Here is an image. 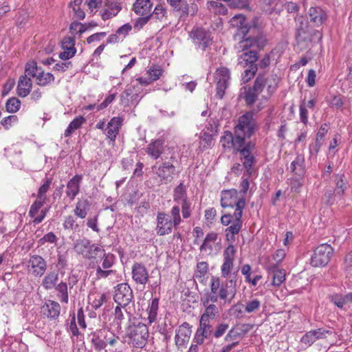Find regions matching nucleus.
Wrapping results in <instances>:
<instances>
[{"mask_svg": "<svg viewBox=\"0 0 352 352\" xmlns=\"http://www.w3.org/2000/svg\"><path fill=\"white\" fill-rule=\"evenodd\" d=\"M268 269L272 276V285L276 287L280 286L285 280V271L276 269L274 265H270Z\"/></svg>", "mask_w": 352, "mask_h": 352, "instance_id": "37", "label": "nucleus"}, {"mask_svg": "<svg viewBox=\"0 0 352 352\" xmlns=\"http://www.w3.org/2000/svg\"><path fill=\"white\" fill-rule=\"evenodd\" d=\"M54 76L50 72H44L42 69L36 76V82L39 86H47L54 81Z\"/></svg>", "mask_w": 352, "mask_h": 352, "instance_id": "45", "label": "nucleus"}, {"mask_svg": "<svg viewBox=\"0 0 352 352\" xmlns=\"http://www.w3.org/2000/svg\"><path fill=\"white\" fill-rule=\"evenodd\" d=\"M28 273L34 277H41L47 270V263L39 255L30 256L26 263Z\"/></svg>", "mask_w": 352, "mask_h": 352, "instance_id": "18", "label": "nucleus"}, {"mask_svg": "<svg viewBox=\"0 0 352 352\" xmlns=\"http://www.w3.org/2000/svg\"><path fill=\"white\" fill-rule=\"evenodd\" d=\"M88 339L95 351L107 352V346H115L118 342L119 337L107 329H101L91 333Z\"/></svg>", "mask_w": 352, "mask_h": 352, "instance_id": "2", "label": "nucleus"}, {"mask_svg": "<svg viewBox=\"0 0 352 352\" xmlns=\"http://www.w3.org/2000/svg\"><path fill=\"white\" fill-rule=\"evenodd\" d=\"M91 296V297L89 298V299L91 300V305L95 309H98L100 307H101L102 305L107 300V296L104 293H103V294L97 293V294H92Z\"/></svg>", "mask_w": 352, "mask_h": 352, "instance_id": "48", "label": "nucleus"}, {"mask_svg": "<svg viewBox=\"0 0 352 352\" xmlns=\"http://www.w3.org/2000/svg\"><path fill=\"white\" fill-rule=\"evenodd\" d=\"M236 207L234 214L232 215L234 218V221H242L241 217L243 215V210L245 206V201L243 197H241V201H239L237 204L234 205Z\"/></svg>", "mask_w": 352, "mask_h": 352, "instance_id": "56", "label": "nucleus"}, {"mask_svg": "<svg viewBox=\"0 0 352 352\" xmlns=\"http://www.w3.org/2000/svg\"><path fill=\"white\" fill-rule=\"evenodd\" d=\"M222 283L219 277L212 276L210 281V292L214 294H218L219 290L221 287Z\"/></svg>", "mask_w": 352, "mask_h": 352, "instance_id": "62", "label": "nucleus"}, {"mask_svg": "<svg viewBox=\"0 0 352 352\" xmlns=\"http://www.w3.org/2000/svg\"><path fill=\"white\" fill-rule=\"evenodd\" d=\"M41 70H42V68L38 67L37 66L36 63H35V62L28 63L25 65L24 76H26L27 77L29 76H31L36 79V76L38 75V74H39V72H41Z\"/></svg>", "mask_w": 352, "mask_h": 352, "instance_id": "51", "label": "nucleus"}, {"mask_svg": "<svg viewBox=\"0 0 352 352\" xmlns=\"http://www.w3.org/2000/svg\"><path fill=\"white\" fill-rule=\"evenodd\" d=\"M131 274L132 279L138 285H145L149 280L148 272L145 265L141 263H133L131 267Z\"/></svg>", "mask_w": 352, "mask_h": 352, "instance_id": "22", "label": "nucleus"}, {"mask_svg": "<svg viewBox=\"0 0 352 352\" xmlns=\"http://www.w3.org/2000/svg\"><path fill=\"white\" fill-rule=\"evenodd\" d=\"M229 328L228 323L222 322L217 325L213 331V336L215 338H219L223 336Z\"/></svg>", "mask_w": 352, "mask_h": 352, "instance_id": "63", "label": "nucleus"}, {"mask_svg": "<svg viewBox=\"0 0 352 352\" xmlns=\"http://www.w3.org/2000/svg\"><path fill=\"white\" fill-rule=\"evenodd\" d=\"M255 150V144L252 142H248L245 147L239 153L240 160L243 163V166L245 169V173L248 176H251L253 173V166L256 162L253 152Z\"/></svg>", "mask_w": 352, "mask_h": 352, "instance_id": "14", "label": "nucleus"}, {"mask_svg": "<svg viewBox=\"0 0 352 352\" xmlns=\"http://www.w3.org/2000/svg\"><path fill=\"white\" fill-rule=\"evenodd\" d=\"M236 252L234 246L232 244L229 245L223 251V260L234 261Z\"/></svg>", "mask_w": 352, "mask_h": 352, "instance_id": "64", "label": "nucleus"}, {"mask_svg": "<svg viewBox=\"0 0 352 352\" xmlns=\"http://www.w3.org/2000/svg\"><path fill=\"white\" fill-rule=\"evenodd\" d=\"M32 82L30 78L21 76L19 78L17 85V94L21 98L26 97L30 92Z\"/></svg>", "mask_w": 352, "mask_h": 352, "instance_id": "32", "label": "nucleus"}, {"mask_svg": "<svg viewBox=\"0 0 352 352\" xmlns=\"http://www.w3.org/2000/svg\"><path fill=\"white\" fill-rule=\"evenodd\" d=\"M63 226L65 230L78 232L80 230V225L78 224L76 218L71 214L64 217Z\"/></svg>", "mask_w": 352, "mask_h": 352, "instance_id": "44", "label": "nucleus"}, {"mask_svg": "<svg viewBox=\"0 0 352 352\" xmlns=\"http://www.w3.org/2000/svg\"><path fill=\"white\" fill-rule=\"evenodd\" d=\"M248 138L245 133L234 129L233 141H234V150L239 152L241 151L245 146V140Z\"/></svg>", "mask_w": 352, "mask_h": 352, "instance_id": "40", "label": "nucleus"}, {"mask_svg": "<svg viewBox=\"0 0 352 352\" xmlns=\"http://www.w3.org/2000/svg\"><path fill=\"white\" fill-rule=\"evenodd\" d=\"M235 129L243 132L250 138L257 129V122L252 112H246L239 117Z\"/></svg>", "mask_w": 352, "mask_h": 352, "instance_id": "16", "label": "nucleus"}, {"mask_svg": "<svg viewBox=\"0 0 352 352\" xmlns=\"http://www.w3.org/2000/svg\"><path fill=\"white\" fill-rule=\"evenodd\" d=\"M208 271V265L206 262H199L197 265V270L195 271V276L199 281L202 282L203 278L206 275Z\"/></svg>", "mask_w": 352, "mask_h": 352, "instance_id": "52", "label": "nucleus"}, {"mask_svg": "<svg viewBox=\"0 0 352 352\" xmlns=\"http://www.w3.org/2000/svg\"><path fill=\"white\" fill-rule=\"evenodd\" d=\"M190 36L197 48L201 51L208 50L212 45L211 33L202 28L192 30Z\"/></svg>", "mask_w": 352, "mask_h": 352, "instance_id": "11", "label": "nucleus"}, {"mask_svg": "<svg viewBox=\"0 0 352 352\" xmlns=\"http://www.w3.org/2000/svg\"><path fill=\"white\" fill-rule=\"evenodd\" d=\"M133 298V291L127 283H120L115 287L113 300L118 305L125 308Z\"/></svg>", "mask_w": 352, "mask_h": 352, "instance_id": "15", "label": "nucleus"}, {"mask_svg": "<svg viewBox=\"0 0 352 352\" xmlns=\"http://www.w3.org/2000/svg\"><path fill=\"white\" fill-rule=\"evenodd\" d=\"M74 250L86 259L96 258L98 254L104 252L100 248L87 239L77 240L74 244Z\"/></svg>", "mask_w": 352, "mask_h": 352, "instance_id": "9", "label": "nucleus"}, {"mask_svg": "<svg viewBox=\"0 0 352 352\" xmlns=\"http://www.w3.org/2000/svg\"><path fill=\"white\" fill-rule=\"evenodd\" d=\"M242 224V221L234 220L232 224L225 230L226 239L228 241L234 242L235 241V235L241 230Z\"/></svg>", "mask_w": 352, "mask_h": 352, "instance_id": "41", "label": "nucleus"}, {"mask_svg": "<svg viewBox=\"0 0 352 352\" xmlns=\"http://www.w3.org/2000/svg\"><path fill=\"white\" fill-rule=\"evenodd\" d=\"M62 49L63 52L59 54V58L67 60L72 58L76 53L75 48V39L70 36H65L62 40Z\"/></svg>", "mask_w": 352, "mask_h": 352, "instance_id": "24", "label": "nucleus"}, {"mask_svg": "<svg viewBox=\"0 0 352 352\" xmlns=\"http://www.w3.org/2000/svg\"><path fill=\"white\" fill-rule=\"evenodd\" d=\"M162 73L163 70L159 65H153L147 71L148 77L152 82L158 80Z\"/></svg>", "mask_w": 352, "mask_h": 352, "instance_id": "55", "label": "nucleus"}, {"mask_svg": "<svg viewBox=\"0 0 352 352\" xmlns=\"http://www.w3.org/2000/svg\"><path fill=\"white\" fill-rule=\"evenodd\" d=\"M166 146L162 140H155L151 141L146 148V153L153 160H157L165 153Z\"/></svg>", "mask_w": 352, "mask_h": 352, "instance_id": "23", "label": "nucleus"}, {"mask_svg": "<svg viewBox=\"0 0 352 352\" xmlns=\"http://www.w3.org/2000/svg\"><path fill=\"white\" fill-rule=\"evenodd\" d=\"M316 340L313 330L307 332L300 339L302 344H305L307 346H311Z\"/></svg>", "mask_w": 352, "mask_h": 352, "instance_id": "61", "label": "nucleus"}, {"mask_svg": "<svg viewBox=\"0 0 352 352\" xmlns=\"http://www.w3.org/2000/svg\"><path fill=\"white\" fill-rule=\"evenodd\" d=\"M82 177L80 175H76L69 180L66 186L65 193L70 200H74L80 191V184Z\"/></svg>", "mask_w": 352, "mask_h": 352, "instance_id": "28", "label": "nucleus"}, {"mask_svg": "<svg viewBox=\"0 0 352 352\" xmlns=\"http://www.w3.org/2000/svg\"><path fill=\"white\" fill-rule=\"evenodd\" d=\"M41 311L48 318L55 319L60 315V306L58 302L48 300H46L44 305L41 307Z\"/></svg>", "mask_w": 352, "mask_h": 352, "instance_id": "29", "label": "nucleus"}, {"mask_svg": "<svg viewBox=\"0 0 352 352\" xmlns=\"http://www.w3.org/2000/svg\"><path fill=\"white\" fill-rule=\"evenodd\" d=\"M295 20L296 22V38L298 43L315 39L321 41L322 36L318 30H314L312 34L309 32V23L302 16H296Z\"/></svg>", "mask_w": 352, "mask_h": 352, "instance_id": "5", "label": "nucleus"}, {"mask_svg": "<svg viewBox=\"0 0 352 352\" xmlns=\"http://www.w3.org/2000/svg\"><path fill=\"white\" fill-rule=\"evenodd\" d=\"M258 60L257 52L255 50H251L248 52H243L239 57V65L245 67H248L245 71V75L243 77L244 82H248L254 76L257 70L258 66L256 62Z\"/></svg>", "mask_w": 352, "mask_h": 352, "instance_id": "6", "label": "nucleus"}, {"mask_svg": "<svg viewBox=\"0 0 352 352\" xmlns=\"http://www.w3.org/2000/svg\"><path fill=\"white\" fill-rule=\"evenodd\" d=\"M102 252V256L96 267L95 276L97 280L105 279L116 274V271L111 269L116 263L115 256L110 253H105L104 251Z\"/></svg>", "mask_w": 352, "mask_h": 352, "instance_id": "7", "label": "nucleus"}, {"mask_svg": "<svg viewBox=\"0 0 352 352\" xmlns=\"http://www.w3.org/2000/svg\"><path fill=\"white\" fill-rule=\"evenodd\" d=\"M21 107V101L16 98H10L6 103V111L9 113H15Z\"/></svg>", "mask_w": 352, "mask_h": 352, "instance_id": "54", "label": "nucleus"}, {"mask_svg": "<svg viewBox=\"0 0 352 352\" xmlns=\"http://www.w3.org/2000/svg\"><path fill=\"white\" fill-rule=\"evenodd\" d=\"M124 312L129 314L125 308L118 305L114 310V320L113 322L117 325V329H121V324L124 320Z\"/></svg>", "mask_w": 352, "mask_h": 352, "instance_id": "49", "label": "nucleus"}, {"mask_svg": "<svg viewBox=\"0 0 352 352\" xmlns=\"http://www.w3.org/2000/svg\"><path fill=\"white\" fill-rule=\"evenodd\" d=\"M249 30L246 25L241 26L240 28V32L243 34V38L238 43L236 48L241 51H245L250 47H254L261 48L265 45V40L261 36H247Z\"/></svg>", "mask_w": 352, "mask_h": 352, "instance_id": "19", "label": "nucleus"}, {"mask_svg": "<svg viewBox=\"0 0 352 352\" xmlns=\"http://www.w3.org/2000/svg\"><path fill=\"white\" fill-rule=\"evenodd\" d=\"M291 170L302 179L305 173V158L302 155H298L291 164Z\"/></svg>", "mask_w": 352, "mask_h": 352, "instance_id": "35", "label": "nucleus"}, {"mask_svg": "<svg viewBox=\"0 0 352 352\" xmlns=\"http://www.w3.org/2000/svg\"><path fill=\"white\" fill-rule=\"evenodd\" d=\"M179 205L173 206L170 214L164 212H159L156 217L155 231L157 236H162L172 233L173 228L177 230L182 223Z\"/></svg>", "mask_w": 352, "mask_h": 352, "instance_id": "1", "label": "nucleus"}, {"mask_svg": "<svg viewBox=\"0 0 352 352\" xmlns=\"http://www.w3.org/2000/svg\"><path fill=\"white\" fill-rule=\"evenodd\" d=\"M175 160V156L171 155L168 160L156 162L152 166V173L162 184H166L171 182L177 175L178 172L173 164Z\"/></svg>", "mask_w": 352, "mask_h": 352, "instance_id": "3", "label": "nucleus"}, {"mask_svg": "<svg viewBox=\"0 0 352 352\" xmlns=\"http://www.w3.org/2000/svg\"><path fill=\"white\" fill-rule=\"evenodd\" d=\"M91 205V201L87 199H78L74 210V214L80 219H85L90 210Z\"/></svg>", "mask_w": 352, "mask_h": 352, "instance_id": "31", "label": "nucleus"}, {"mask_svg": "<svg viewBox=\"0 0 352 352\" xmlns=\"http://www.w3.org/2000/svg\"><path fill=\"white\" fill-rule=\"evenodd\" d=\"M239 201H241V197H238L236 190L230 189L221 192V206L223 208H233Z\"/></svg>", "mask_w": 352, "mask_h": 352, "instance_id": "26", "label": "nucleus"}, {"mask_svg": "<svg viewBox=\"0 0 352 352\" xmlns=\"http://www.w3.org/2000/svg\"><path fill=\"white\" fill-rule=\"evenodd\" d=\"M59 283V274L56 271L47 272L42 280L41 285L45 290H52Z\"/></svg>", "mask_w": 352, "mask_h": 352, "instance_id": "33", "label": "nucleus"}, {"mask_svg": "<svg viewBox=\"0 0 352 352\" xmlns=\"http://www.w3.org/2000/svg\"><path fill=\"white\" fill-rule=\"evenodd\" d=\"M333 248L327 243H322L316 248L310 259V264L314 267H322L330 261Z\"/></svg>", "mask_w": 352, "mask_h": 352, "instance_id": "8", "label": "nucleus"}, {"mask_svg": "<svg viewBox=\"0 0 352 352\" xmlns=\"http://www.w3.org/2000/svg\"><path fill=\"white\" fill-rule=\"evenodd\" d=\"M191 333V327L188 322H184L176 329L175 343L178 349H182L186 346V344L189 342Z\"/></svg>", "mask_w": 352, "mask_h": 352, "instance_id": "21", "label": "nucleus"}, {"mask_svg": "<svg viewBox=\"0 0 352 352\" xmlns=\"http://www.w3.org/2000/svg\"><path fill=\"white\" fill-rule=\"evenodd\" d=\"M123 119L120 117H113L108 122L104 129V133L111 141L114 142L122 124Z\"/></svg>", "mask_w": 352, "mask_h": 352, "instance_id": "25", "label": "nucleus"}, {"mask_svg": "<svg viewBox=\"0 0 352 352\" xmlns=\"http://www.w3.org/2000/svg\"><path fill=\"white\" fill-rule=\"evenodd\" d=\"M78 283L77 276L72 274L68 276L64 280H61L54 289L57 293V297L62 303L67 304L69 301V289Z\"/></svg>", "mask_w": 352, "mask_h": 352, "instance_id": "17", "label": "nucleus"}, {"mask_svg": "<svg viewBox=\"0 0 352 352\" xmlns=\"http://www.w3.org/2000/svg\"><path fill=\"white\" fill-rule=\"evenodd\" d=\"M233 267L234 261L223 260V263L221 267V276L229 279V276L232 274L231 271Z\"/></svg>", "mask_w": 352, "mask_h": 352, "instance_id": "58", "label": "nucleus"}, {"mask_svg": "<svg viewBox=\"0 0 352 352\" xmlns=\"http://www.w3.org/2000/svg\"><path fill=\"white\" fill-rule=\"evenodd\" d=\"M175 11L180 12L184 15H188L189 6L186 1L182 0H166Z\"/></svg>", "mask_w": 352, "mask_h": 352, "instance_id": "43", "label": "nucleus"}, {"mask_svg": "<svg viewBox=\"0 0 352 352\" xmlns=\"http://www.w3.org/2000/svg\"><path fill=\"white\" fill-rule=\"evenodd\" d=\"M330 300L338 308L343 309L346 305L352 302V292L345 295L342 294H334L329 296Z\"/></svg>", "mask_w": 352, "mask_h": 352, "instance_id": "34", "label": "nucleus"}, {"mask_svg": "<svg viewBox=\"0 0 352 352\" xmlns=\"http://www.w3.org/2000/svg\"><path fill=\"white\" fill-rule=\"evenodd\" d=\"M233 140V133L230 131H226L224 135L221 138V142H222L223 147L229 149H234Z\"/></svg>", "mask_w": 352, "mask_h": 352, "instance_id": "60", "label": "nucleus"}, {"mask_svg": "<svg viewBox=\"0 0 352 352\" xmlns=\"http://www.w3.org/2000/svg\"><path fill=\"white\" fill-rule=\"evenodd\" d=\"M259 94L260 93L254 89L253 87H250L247 91H245L244 93L243 98L246 104L248 106L252 105L256 100Z\"/></svg>", "mask_w": 352, "mask_h": 352, "instance_id": "50", "label": "nucleus"}, {"mask_svg": "<svg viewBox=\"0 0 352 352\" xmlns=\"http://www.w3.org/2000/svg\"><path fill=\"white\" fill-rule=\"evenodd\" d=\"M173 200L181 204V212L184 219H188L191 216V202L188 199L186 188L183 183H180L173 191Z\"/></svg>", "mask_w": 352, "mask_h": 352, "instance_id": "10", "label": "nucleus"}, {"mask_svg": "<svg viewBox=\"0 0 352 352\" xmlns=\"http://www.w3.org/2000/svg\"><path fill=\"white\" fill-rule=\"evenodd\" d=\"M159 309V298H155L152 299L151 302L148 304L146 309L148 314L147 320L148 324H152L155 322L157 317V312Z\"/></svg>", "mask_w": 352, "mask_h": 352, "instance_id": "39", "label": "nucleus"}, {"mask_svg": "<svg viewBox=\"0 0 352 352\" xmlns=\"http://www.w3.org/2000/svg\"><path fill=\"white\" fill-rule=\"evenodd\" d=\"M217 96L222 98L230 80V72L225 67H219L215 72Z\"/></svg>", "mask_w": 352, "mask_h": 352, "instance_id": "20", "label": "nucleus"}, {"mask_svg": "<svg viewBox=\"0 0 352 352\" xmlns=\"http://www.w3.org/2000/svg\"><path fill=\"white\" fill-rule=\"evenodd\" d=\"M126 335L134 347L142 349L147 342L148 328L142 322L130 324Z\"/></svg>", "mask_w": 352, "mask_h": 352, "instance_id": "4", "label": "nucleus"}, {"mask_svg": "<svg viewBox=\"0 0 352 352\" xmlns=\"http://www.w3.org/2000/svg\"><path fill=\"white\" fill-rule=\"evenodd\" d=\"M238 271L232 272L229 279L222 283L219 290V297L224 300L225 303H231L236 293V280Z\"/></svg>", "mask_w": 352, "mask_h": 352, "instance_id": "12", "label": "nucleus"}, {"mask_svg": "<svg viewBox=\"0 0 352 352\" xmlns=\"http://www.w3.org/2000/svg\"><path fill=\"white\" fill-rule=\"evenodd\" d=\"M278 79L274 76H266L264 74H259L254 80L252 86L259 93H261L265 88L267 89L269 98L275 92L278 87Z\"/></svg>", "mask_w": 352, "mask_h": 352, "instance_id": "13", "label": "nucleus"}, {"mask_svg": "<svg viewBox=\"0 0 352 352\" xmlns=\"http://www.w3.org/2000/svg\"><path fill=\"white\" fill-rule=\"evenodd\" d=\"M46 201L42 200L36 198L34 202L32 204L30 211L29 215L32 218H35L36 214H38L39 210L43 207Z\"/></svg>", "mask_w": 352, "mask_h": 352, "instance_id": "57", "label": "nucleus"}, {"mask_svg": "<svg viewBox=\"0 0 352 352\" xmlns=\"http://www.w3.org/2000/svg\"><path fill=\"white\" fill-rule=\"evenodd\" d=\"M85 122V119L82 116H78L75 118L68 125L65 131V137H69L74 131L78 129L82 124Z\"/></svg>", "mask_w": 352, "mask_h": 352, "instance_id": "46", "label": "nucleus"}, {"mask_svg": "<svg viewBox=\"0 0 352 352\" xmlns=\"http://www.w3.org/2000/svg\"><path fill=\"white\" fill-rule=\"evenodd\" d=\"M204 307V312L201 316L200 320L210 321L215 319L219 314V308L215 305L201 303Z\"/></svg>", "mask_w": 352, "mask_h": 352, "instance_id": "38", "label": "nucleus"}, {"mask_svg": "<svg viewBox=\"0 0 352 352\" xmlns=\"http://www.w3.org/2000/svg\"><path fill=\"white\" fill-rule=\"evenodd\" d=\"M153 3L151 0H136L133 3V10L138 15H149L151 16Z\"/></svg>", "mask_w": 352, "mask_h": 352, "instance_id": "30", "label": "nucleus"}, {"mask_svg": "<svg viewBox=\"0 0 352 352\" xmlns=\"http://www.w3.org/2000/svg\"><path fill=\"white\" fill-rule=\"evenodd\" d=\"M261 301L257 298H252L243 304L244 311L247 314L255 313L260 309Z\"/></svg>", "mask_w": 352, "mask_h": 352, "instance_id": "47", "label": "nucleus"}, {"mask_svg": "<svg viewBox=\"0 0 352 352\" xmlns=\"http://www.w3.org/2000/svg\"><path fill=\"white\" fill-rule=\"evenodd\" d=\"M52 184V179L47 178L43 185L40 186L38 190L37 198L46 201V192L50 189V186Z\"/></svg>", "mask_w": 352, "mask_h": 352, "instance_id": "59", "label": "nucleus"}, {"mask_svg": "<svg viewBox=\"0 0 352 352\" xmlns=\"http://www.w3.org/2000/svg\"><path fill=\"white\" fill-rule=\"evenodd\" d=\"M217 239V234L212 232L208 234L205 237V239L200 246L201 252H208L210 253L212 251L213 247L212 244L215 242Z\"/></svg>", "mask_w": 352, "mask_h": 352, "instance_id": "42", "label": "nucleus"}, {"mask_svg": "<svg viewBox=\"0 0 352 352\" xmlns=\"http://www.w3.org/2000/svg\"><path fill=\"white\" fill-rule=\"evenodd\" d=\"M309 21L316 26L322 25L327 19L326 12L320 7H311L308 11Z\"/></svg>", "mask_w": 352, "mask_h": 352, "instance_id": "27", "label": "nucleus"}, {"mask_svg": "<svg viewBox=\"0 0 352 352\" xmlns=\"http://www.w3.org/2000/svg\"><path fill=\"white\" fill-rule=\"evenodd\" d=\"M197 331L208 338L213 336L212 326L210 324V321L200 320Z\"/></svg>", "mask_w": 352, "mask_h": 352, "instance_id": "53", "label": "nucleus"}, {"mask_svg": "<svg viewBox=\"0 0 352 352\" xmlns=\"http://www.w3.org/2000/svg\"><path fill=\"white\" fill-rule=\"evenodd\" d=\"M333 182L336 185L335 192L338 195H343L348 188V182L343 173H338L333 175Z\"/></svg>", "mask_w": 352, "mask_h": 352, "instance_id": "36", "label": "nucleus"}]
</instances>
